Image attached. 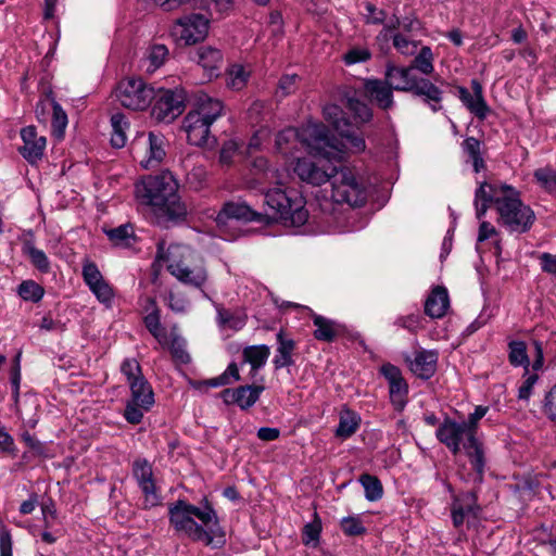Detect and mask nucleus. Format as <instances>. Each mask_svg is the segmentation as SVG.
<instances>
[{"instance_id":"obj_58","label":"nucleus","mask_w":556,"mask_h":556,"mask_svg":"<svg viewBox=\"0 0 556 556\" xmlns=\"http://www.w3.org/2000/svg\"><path fill=\"white\" fill-rule=\"evenodd\" d=\"M81 274L85 283L89 288L104 279L98 266L89 261L84 263Z\"/></svg>"},{"instance_id":"obj_16","label":"nucleus","mask_w":556,"mask_h":556,"mask_svg":"<svg viewBox=\"0 0 556 556\" xmlns=\"http://www.w3.org/2000/svg\"><path fill=\"white\" fill-rule=\"evenodd\" d=\"M229 219L263 224L269 222V216L254 211L245 202L230 201L225 203L223 208L218 212L216 222L219 225H225Z\"/></svg>"},{"instance_id":"obj_52","label":"nucleus","mask_w":556,"mask_h":556,"mask_svg":"<svg viewBox=\"0 0 556 556\" xmlns=\"http://www.w3.org/2000/svg\"><path fill=\"white\" fill-rule=\"evenodd\" d=\"M38 404L34 396L25 397L21 406L18 407V414L22 419L31 428H34L38 421L36 414H30L31 410H36Z\"/></svg>"},{"instance_id":"obj_40","label":"nucleus","mask_w":556,"mask_h":556,"mask_svg":"<svg viewBox=\"0 0 556 556\" xmlns=\"http://www.w3.org/2000/svg\"><path fill=\"white\" fill-rule=\"evenodd\" d=\"M313 323L316 327L314 331V337L317 340L331 342L337 337V330L334 327V323L326 317L320 315H314Z\"/></svg>"},{"instance_id":"obj_2","label":"nucleus","mask_w":556,"mask_h":556,"mask_svg":"<svg viewBox=\"0 0 556 556\" xmlns=\"http://www.w3.org/2000/svg\"><path fill=\"white\" fill-rule=\"evenodd\" d=\"M178 182L174 175L164 170L149 175L135 186L137 202L149 208L159 220H179L188 214V207L178 194Z\"/></svg>"},{"instance_id":"obj_48","label":"nucleus","mask_w":556,"mask_h":556,"mask_svg":"<svg viewBox=\"0 0 556 556\" xmlns=\"http://www.w3.org/2000/svg\"><path fill=\"white\" fill-rule=\"evenodd\" d=\"M52 134L56 138H62L67 126V115L56 101H52Z\"/></svg>"},{"instance_id":"obj_20","label":"nucleus","mask_w":556,"mask_h":556,"mask_svg":"<svg viewBox=\"0 0 556 556\" xmlns=\"http://www.w3.org/2000/svg\"><path fill=\"white\" fill-rule=\"evenodd\" d=\"M264 386H241L236 389H225L220 397L227 405L237 404L240 408L247 409L253 406L264 391Z\"/></svg>"},{"instance_id":"obj_23","label":"nucleus","mask_w":556,"mask_h":556,"mask_svg":"<svg viewBox=\"0 0 556 556\" xmlns=\"http://www.w3.org/2000/svg\"><path fill=\"white\" fill-rule=\"evenodd\" d=\"M277 348L273 358V365L276 370L290 367L294 364L295 341L282 330L276 334Z\"/></svg>"},{"instance_id":"obj_49","label":"nucleus","mask_w":556,"mask_h":556,"mask_svg":"<svg viewBox=\"0 0 556 556\" xmlns=\"http://www.w3.org/2000/svg\"><path fill=\"white\" fill-rule=\"evenodd\" d=\"M348 108L353 113L355 121L358 123H367L372 117L371 109L358 99L349 98Z\"/></svg>"},{"instance_id":"obj_35","label":"nucleus","mask_w":556,"mask_h":556,"mask_svg":"<svg viewBox=\"0 0 556 556\" xmlns=\"http://www.w3.org/2000/svg\"><path fill=\"white\" fill-rule=\"evenodd\" d=\"M217 321L222 327L238 331L247 324V315L241 311L231 312L217 307Z\"/></svg>"},{"instance_id":"obj_55","label":"nucleus","mask_w":556,"mask_h":556,"mask_svg":"<svg viewBox=\"0 0 556 556\" xmlns=\"http://www.w3.org/2000/svg\"><path fill=\"white\" fill-rule=\"evenodd\" d=\"M239 142L235 139L226 140L219 151V163L223 166H230L233 164L235 157L238 154Z\"/></svg>"},{"instance_id":"obj_32","label":"nucleus","mask_w":556,"mask_h":556,"mask_svg":"<svg viewBox=\"0 0 556 556\" xmlns=\"http://www.w3.org/2000/svg\"><path fill=\"white\" fill-rule=\"evenodd\" d=\"M344 142H339L334 137L329 135V139L333 140L334 144L338 146L342 151L340 159H330L329 161H342L344 159L345 150H350L354 153L363 152L366 148V143L363 137L355 135L349 128L343 129L339 132Z\"/></svg>"},{"instance_id":"obj_54","label":"nucleus","mask_w":556,"mask_h":556,"mask_svg":"<svg viewBox=\"0 0 556 556\" xmlns=\"http://www.w3.org/2000/svg\"><path fill=\"white\" fill-rule=\"evenodd\" d=\"M321 532V521L317 515V513H314V519L312 522H308L303 528V543L305 545H308L311 543H316L319 540V535Z\"/></svg>"},{"instance_id":"obj_13","label":"nucleus","mask_w":556,"mask_h":556,"mask_svg":"<svg viewBox=\"0 0 556 556\" xmlns=\"http://www.w3.org/2000/svg\"><path fill=\"white\" fill-rule=\"evenodd\" d=\"M152 115L159 122L170 123L185 110V92L181 89L154 91Z\"/></svg>"},{"instance_id":"obj_10","label":"nucleus","mask_w":556,"mask_h":556,"mask_svg":"<svg viewBox=\"0 0 556 556\" xmlns=\"http://www.w3.org/2000/svg\"><path fill=\"white\" fill-rule=\"evenodd\" d=\"M166 146L165 137L160 132L141 134L132 142L134 157L143 168H155L166 156Z\"/></svg>"},{"instance_id":"obj_28","label":"nucleus","mask_w":556,"mask_h":556,"mask_svg":"<svg viewBox=\"0 0 556 556\" xmlns=\"http://www.w3.org/2000/svg\"><path fill=\"white\" fill-rule=\"evenodd\" d=\"M450 306L447 290L444 287H435L425 303V313L432 318H441Z\"/></svg>"},{"instance_id":"obj_31","label":"nucleus","mask_w":556,"mask_h":556,"mask_svg":"<svg viewBox=\"0 0 556 556\" xmlns=\"http://www.w3.org/2000/svg\"><path fill=\"white\" fill-rule=\"evenodd\" d=\"M410 91L417 96L424 97L429 103L432 102L433 104H431V108L433 111L441 109L440 102L442 100V91L430 80L416 78Z\"/></svg>"},{"instance_id":"obj_36","label":"nucleus","mask_w":556,"mask_h":556,"mask_svg":"<svg viewBox=\"0 0 556 556\" xmlns=\"http://www.w3.org/2000/svg\"><path fill=\"white\" fill-rule=\"evenodd\" d=\"M359 421L361 418L356 413L350 409H343L340 413V420L336 430V435L343 439L351 437L356 432Z\"/></svg>"},{"instance_id":"obj_33","label":"nucleus","mask_w":556,"mask_h":556,"mask_svg":"<svg viewBox=\"0 0 556 556\" xmlns=\"http://www.w3.org/2000/svg\"><path fill=\"white\" fill-rule=\"evenodd\" d=\"M252 168L256 175L261 176L263 184H273L283 186V179L281 173L277 168H271L268 165V161L264 156H258L253 160Z\"/></svg>"},{"instance_id":"obj_11","label":"nucleus","mask_w":556,"mask_h":556,"mask_svg":"<svg viewBox=\"0 0 556 556\" xmlns=\"http://www.w3.org/2000/svg\"><path fill=\"white\" fill-rule=\"evenodd\" d=\"M211 18L203 13H189L177 18L172 27L174 38L186 46L203 41L210 29Z\"/></svg>"},{"instance_id":"obj_6","label":"nucleus","mask_w":556,"mask_h":556,"mask_svg":"<svg viewBox=\"0 0 556 556\" xmlns=\"http://www.w3.org/2000/svg\"><path fill=\"white\" fill-rule=\"evenodd\" d=\"M261 192L267 206L265 214L269 216V222L264 223L265 225L281 222L285 225L300 227L307 222L306 201L296 190L276 185L269 189L262 188Z\"/></svg>"},{"instance_id":"obj_3","label":"nucleus","mask_w":556,"mask_h":556,"mask_svg":"<svg viewBox=\"0 0 556 556\" xmlns=\"http://www.w3.org/2000/svg\"><path fill=\"white\" fill-rule=\"evenodd\" d=\"M300 144L317 159L330 160L342 156L341 149L329 139V130L321 124H307L300 130L292 127L281 130L276 136L275 150L288 159L294 155Z\"/></svg>"},{"instance_id":"obj_39","label":"nucleus","mask_w":556,"mask_h":556,"mask_svg":"<svg viewBox=\"0 0 556 556\" xmlns=\"http://www.w3.org/2000/svg\"><path fill=\"white\" fill-rule=\"evenodd\" d=\"M251 72L242 64H232L227 71V87L241 90L245 87Z\"/></svg>"},{"instance_id":"obj_38","label":"nucleus","mask_w":556,"mask_h":556,"mask_svg":"<svg viewBox=\"0 0 556 556\" xmlns=\"http://www.w3.org/2000/svg\"><path fill=\"white\" fill-rule=\"evenodd\" d=\"M325 119L339 132L350 127V122L345 117L343 110L337 104H327L324 110Z\"/></svg>"},{"instance_id":"obj_15","label":"nucleus","mask_w":556,"mask_h":556,"mask_svg":"<svg viewBox=\"0 0 556 556\" xmlns=\"http://www.w3.org/2000/svg\"><path fill=\"white\" fill-rule=\"evenodd\" d=\"M332 168L325 167L307 157H296L292 170L299 179L312 186H320L332 178Z\"/></svg>"},{"instance_id":"obj_19","label":"nucleus","mask_w":556,"mask_h":556,"mask_svg":"<svg viewBox=\"0 0 556 556\" xmlns=\"http://www.w3.org/2000/svg\"><path fill=\"white\" fill-rule=\"evenodd\" d=\"M472 93L465 87L457 88V94L464 105L479 119H484L490 108L483 97V89L477 79L471 80Z\"/></svg>"},{"instance_id":"obj_44","label":"nucleus","mask_w":556,"mask_h":556,"mask_svg":"<svg viewBox=\"0 0 556 556\" xmlns=\"http://www.w3.org/2000/svg\"><path fill=\"white\" fill-rule=\"evenodd\" d=\"M509 354L508 359L513 366H523L526 370L529 367V357L527 354L526 343L522 341H511L508 344Z\"/></svg>"},{"instance_id":"obj_53","label":"nucleus","mask_w":556,"mask_h":556,"mask_svg":"<svg viewBox=\"0 0 556 556\" xmlns=\"http://www.w3.org/2000/svg\"><path fill=\"white\" fill-rule=\"evenodd\" d=\"M341 529L345 535L355 536L366 532L361 518L358 516L344 517L340 521Z\"/></svg>"},{"instance_id":"obj_17","label":"nucleus","mask_w":556,"mask_h":556,"mask_svg":"<svg viewBox=\"0 0 556 556\" xmlns=\"http://www.w3.org/2000/svg\"><path fill=\"white\" fill-rule=\"evenodd\" d=\"M381 374L389 382L390 400L397 410H402L407 403L408 386L404 380L401 370L392 365L384 364Z\"/></svg>"},{"instance_id":"obj_7","label":"nucleus","mask_w":556,"mask_h":556,"mask_svg":"<svg viewBox=\"0 0 556 556\" xmlns=\"http://www.w3.org/2000/svg\"><path fill=\"white\" fill-rule=\"evenodd\" d=\"M167 270L181 283L202 291L208 299L204 287L208 281L205 263L191 248L184 244H172L167 250Z\"/></svg>"},{"instance_id":"obj_27","label":"nucleus","mask_w":556,"mask_h":556,"mask_svg":"<svg viewBox=\"0 0 556 556\" xmlns=\"http://www.w3.org/2000/svg\"><path fill=\"white\" fill-rule=\"evenodd\" d=\"M195 55L198 64L207 72L208 78L217 76L223 63V54L218 49L203 46L197 50Z\"/></svg>"},{"instance_id":"obj_25","label":"nucleus","mask_w":556,"mask_h":556,"mask_svg":"<svg viewBox=\"0 0 556 556\" xmlns=\"http://www.w3.org/2000/svg\"><path fill=\"white\" fill-rule=\"evenodd\" d=\"M384 76L391 89L399 91H410L416 80L413 67H400L393 64L387 65Z\"/></svg>"},{"instance_id":"obj_30","label":"nucleus","mask_w":556,"mask_h":556,"mask_svg":"<svg viewBox=\"0 0 556 556\" xmlns=\"http://www.w3.org/2000/svg\"><path fill=\"white\" fill-rule=\"evenodd\" d=\"M131 399L129 401L137 403L141 408L149 410L150 407L154 404V393L150 383L147 379L139 378V380H135L129 383Z\"/></svg>"},{"instance_id":"obj_14","label":"nucleus","mask_w":556,"mask_h":556,"mask_svg":"<svg viewBox=\"0 0 556 556\" xmlns=\"http://www.w3.org/2000/svg\"><path fill=\"white\" fill-rule=\"evenodd\" d=\"M132 473L144 495V506H157L161 503V496L155 485L152 465L147 459H136L132 465Z\"/></svg>"},{"instance_id":"obj_62","label":"nucleus","mask_w":556,"mask_h":556,"mask_svg":"<svg viewBox=\"0 0 556 556\" xmlns=\"http://www.w3.org/2000/svg\"><path fill=\"white\" fill-rule=\"evenodd\" d=\"M543 410L552 421H556V384L545 395Z\"/></svg>"},{"instance_id":"obj_60","label":"nucleus","mask_w":556,"mask_h":556,"mask_svg":"<svg viewBox=\"0 0 556 556\" xmlns=\"http://www.w3.org/2000/svg\"><path fill=\"white\" fill-rule=\"evenodd\" d=\"M167 305L174 313L182 314L187 311L189 301L182 294L170 292L167 298Z\"/></svg>"},{"instance_id":"obj_37","label":"nucleus","mask_w":556,"mask_h":556,"mask_svg":"<svg viewBox=\"0 0 556 556\" xmlns=\"http://www.w3.org/2000/svg\"><path fill=\"white\" fill-rule=\"evenodd\" d=\"M169 55L168 48L163 43L151 45L146 52L147 71L152 73L160 68Z\"/></svg>"},{"instance_id":"obj_22","label":"nucleus","mask_w":556,"mask_h":556,"mask_svg":"<svg viewBox=\"0 0 556 556\" xmlns=\"http://www.w3.org/2000/svg\"><path fill=\"white\" fill-rule=\"evenodd\" d=\"M364 94L380 109L388 110L393 105L392 89L386 80L365 79Z\"/></svg>"},{"instance_id":"obj_51","label":"nucleus","mask_w":556,"mask_h":556,"mask_svg":"<svg viewBox=\"0 0 556 556\" xmlns=\"http://www.w3.org/2000/svg\"><path fill=\"white\" fill-rule=\"evenodd\" d=\"M393 46L404 55H414L417 52L418 41L409 39L407 36L396 33L392 36Z\"/></svg>"},{"instance_id":"obj_42","label":"nucleus","mask_w":556,"mask_h":556,"mask_svg":"<svg viewBox=\"0 0 556 556\" xmlns=\"http://www.w3.org/2000/svg\"><path fill=\"white\" fill-rule=\"evenodd\" d=\"M232 0H200L199 8L206 11V15L210 18L223 17L232 10Z\"/></svg>"},{"instance_id":"obj_4","label":"nucleus","mask_w":556,"mask_h":556,"mask_svg":"<svg viewBox=\"0 0 556 556\" xmlns=\"http://www.w3.org/2000/svg\"><path fill=\"white\" fill-rule=\"evenodd\" d=\"M168 514L169 521L178 533L206 545L212 543V534L218 526V519L207 503L198 507L179 500L169 507Z\"/></svg>"},{"instance_id":"obj_18","label":"nucleus","mask_w":556,"mask_h":556,"mask_svg":"<svg viewBox=\"0 0 556 556\" xmlns=\"http://www.w3.org/2000/svg\"><path fill=\"white\" fill-rule=\"evenodd\" d=\"M405 361L409 370L418 378L430 379L438 364V352L434 350H418L412 356H406Z\"/></svg>"},{"instance_id":"obj_24","label":"nucleus","mask_w":556,"mask_h":556,"mask_svg":"<svg viewBox=\"0 0 556 556\" xmlns=\"http://www.w3.org/2000/svg\"><path fill=\"white\" fill-rule=\"evenodd\" d=\"M147 304L146 312L148 313L143 318L144 325L159 344L165 348L168 345V336L166 329L161 324L160 309L152 298L147 300Z\"/></svg>"},{"instance_id":"obj_47","label":"nucleus","mask_w":556,"mask_h":556,"mask_svg":"<svg viewBox=\"0 0 556 556\" xmlns=\"http://www.w3.org/2000/svg\"><path fill=\"white\" fill-rule=\"evenodd\" d=\"M18 294L23 300L36 303L42 299L45 291L37 282L26 280L18 286Z\"/></svg>"},{"instance_id":"obj_21","label":"nucleus","mask_w":556,"mask_h":556,"mask_svg":"<svg viewBox=\"0 0 556 556\" xmlns=\"http://www.w3.org/2000/svg\"><path fill=\"white\" fill-rule=\"evenodd\" d=\"M23 146L20 152L30 164H36L43 156L47 140L45 136H38L34 126H27L21 130Z\"/></svg>"},{"instance_id":"obj_5","label":"nucleus","mask_w":556,"mask_h":556,"mask_svg":"<svg viewBox=\"0 0 556 556\" xmlns=\"http://www.w3.org/2000/svg\"><path fill=\"white\" fill-rule=\"evenodd\" d=\"M435 437L454 455L464 450L476 471V481H482L485 467L484 450L482 443L465 421L445 418L437 428Z\"/></svg>"},{"instance_id":"obj_9","label":"nucleus","mask_w":556,"mask_h":556,"mask_svg":"<svg viewBox=\"0 0 556 556\" xmlns=\"http://www.w3.org/2000/svg\"><path fill=\"white\" fill-rule=\"evenodd\" d=\"M331 199L338 204L351 207L362 206L366 201V190L349 167L332 168Z\"/></svg>"},{"instance_id":"obj_56","label":"nucleus","mask_w":556,"mask_h":556,"mask_svg":"<svg viewBox=\"0 0 556 556\" xmlns=\"http://www.w3.org/2000/svg\"><path fill=\"white\" fill-rule=\"evenodd\" d=\"M121 371L126 377L128 384L135 380H139V378H143L141 367L135 358H126L122 363Z\"/></svg>"},{"instance_id":"obj_26","label":"nucleus","mask_w":556,"mask_h":556,"mask_svg":"<svg viewBox=\"0 0 556 556\" xmlns=\"http://www.w3.org/2000/svg\"><path fill=\"white\" fill-rule=\"evenodd\" d=\"M479 507L476 505V497L473 494L468 493L463 497L455 498L452 504V520L456 528L464 525L466 518L470 515L477 516Z\"/></svg>"},{"instance_id":"obj_8","label":"nucleus","mask_w":556,"mask_h":556,"mask_svg":"<svg viewBox=\"0 0 556 556\" xmlns=\"http://www.w3.org/2000/svg\"><path fill=\"white\" fill-rule=\"evenodd\" d=\"M224 105L218 99L206 94L200 96L197 108L190 111L184 119V129L189 143L205 146L210 141L211 125L223 114Z\"/></svg>"},{"instance_id":"obj_29","label":"nucleus","mask_w":556,"mask_h":556,"mask_svg":"<svg viewBox=\"0 0 556 556\" xmlns=\"http://www.w3.org/2000/svg\"><path fill=\"white\" fill-rule=\"evenodd\" d=\"M270 355V349L268 345H250L243 349L242 357L243 362L251 366L250 377L254 379L257 371L266 364Z\"/></svg>"},{"instance_id":"obj_34","label":"nucleus","mask_w":556,"mask_h":556,"mask_svg":"<svg viewBox=\"0 0 556 556\" xmlns=\"http://www.w3.org/2000/svg\"><path fill=\"white\" fill-rule=\"evenodd\" d=\"M104 232L115 247L129 248L136 242L134 227L130 224L121 225Z\"/></svg>"},{"instance_id":"obj_61","label":"nucleus","mask_w":556,"mask_h":556,"mask_svg":"<svg viewBox=\"0 0 556 556\" xmlns=\"http://www.w3.org/2000/svg\"><path fill=\"white\" fill-rule=\"evenodd\" d=\"M143 410L144 409L138 406L137 403L128 401L125 407L124 417L129 424L137 425L142 420Z\"/></svg>"},{"instance_id":"obj_12","label":"nucleus","mask_w":556,"mask_h":556,"mask_svg":"<svg viewBox=\"0 0 556 556\" xmlns=\"http://www.w3.org/2000/svg\"><path fill=\"white\" fill-rule=\"evenodd\" d=\"M154 89L141 78H126L116 88V98L119 103L129 110H146L152 102Z\"/></svg>"},{"instance_id":"obj_1","label":"nucleus","mask_w":556,"mask_h":556,"mask_svg":"<svg viewBox=\"0 0 556 556\" xmlns=\"http://www.w3.org/2000/svg\"><path fill=\"white\" fill-rule=\"evenodd\" d=\"M494 204L500 223L510 231L526 232L535 220V214L520 200L519 192L505 184L482 182L475 193L476 216L481 219L489 206Z\"/></svg>"},{"instance_id":"obj_41","label":"nucleus","mask_w":556,"mask_h":556,"mask_svg":"<svg viewBox=\"0 0 556 556\" xmlns=\"http://www.w3.org/2000/svg\"><path fill=\"white\" fill-rule=\"evenodd\" d=\"M112 135L111 143L114 148H123L127 141L126 128L128 123L125 116L121 113L114 114L111 117Z\"/></svg>"},{"instance_id":"obj_64","label":"nucleus","mask_w":556,"mask_h":556,"mask_svg":"<svg viewBox=\"0 0 556 556\" xmlns=\"http://www.w3.org/2000/svg\"><path fill=\"white\" fill-rule=\"evenodd\" d=\"M489 407L486 406H476L473 413L469 414L468 419L464 420L470 430L477 435V429L479 421L486 415Z\"/></svg>"},{"instance_id":"obj_43","label":"nucleus","mask_w":556,"mask_h":556,"mask_svg":"<svg viewBox=\"0 0 556 556\" xmlns=\"http://www.w3.org/2000/svg\"><path fill=\"white\" fill-rule=\"evenodd\" d=\"M359 482L364 488L365 497L367 501L376 502L382 497L383 488L377 477L364 473L359 477Z\"/></svg>"},{"instance_id":"obj_63","label":"nucleus","mask_w":556,"mask_h":556,"mask_svg":"<svg viewBox=\"0 0 556 556\" xmlns=\"http://www.w3.org/2000/svg\"><path fill=\"white\" fill-rule=\"evenodd\" d=\"M365 21L367 24H382L386 20V12L377 9L372 3L367 2L365 5Z\"/></svg>"},{"instance_id":"obj_50","label":"nucleus","mask_w":556,"mask_h":556,"mask_svg":"<svg viewBox=\"0 0 556 556\" xmlns=\"http://www.w3.org/2000/svg\"><path fill=\"white\" fill-rule=\"evenodd\" d=\"M89 289L100 303L108 307L112 305V301L114 299V290L105 279L93 285Z\"/></svg>"},{"instance_id":"obj_59","label":"nucleus","mask_w":556,"mask_h":556,"mask_svg":"<svg viewBox=\"0 0 556 556\" xmlns=\"http://www.w3.org/2000/svg\"><path fill=\"white\" fill-rule=\"evenodd\" d=\"M371 56L367 48H353L344 54V62L348 65L365 62Z\"/></svg>"},{"instance_id":"obj_46","label":"nucleus","mask_w":556,"mask_h":556,"mask_svg":"<svg viewBox=\"0 0 556 556\" xmlns=\"http://www.w3.org/2000/svg\"><path fill=\"white\" fill-rule=\"evenodd\" d=\"M413 70H418L425 75L433 72V53L429 47H422L413 61L410 66Z\"/></svg>"},{"instance_id":"obj_45","label":"nucleus","mask_w":556,"mask_h":556,"mask_svg":"<svg viewBox=\"0 0 556 556\" xmlns=\"http://www.w3.org/2000/svg\"><path fill=\"white\" fill-rule=\"evenodd\" d=\"M23 251L30 258L31 264L42 273H48L50 269V262L42 250L34 247L31 242H26Z\"/></svg>"},{"instance_id":"obj_57","label":"nucleus","mask_w":556,"mask_h":556,"mask_svg":"<svg viewBox=\"0 0 556 556\" xmlns=\"http://www.w3.org/2000/svg\"><path fill=\"white\" fill-rule=\"evenodd\" d=\"M535 179L548 191H556V170L551 168H539L534 172Z\"/></svg>"}]
</instances>
